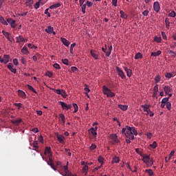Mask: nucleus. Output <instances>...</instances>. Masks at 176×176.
Here are the masks:
<instances>
[{
	"mask_svg": "<svg viewBox=\"0 0 176 176\" xmlns=\"http://www.w3.org/2000/svg\"><path fill=\"white\" fill-rule=\"evenodd\" d=\"M63 170H64L65 173H66V175H72V173L68 170V166H63Z\"/></svg>",
	"mask_w": 176,
	"mask_h": 176,
	"instance_id": "nucleus-19",
	"label": "nucleus"
},
{
	"mask_svg": "<svg viewBox=\"0 0 176 176\" xmlns=\"http://www.w3.org/2000/svg\"><path fill=\"white\" fill-rule=\"evenodd\" d=\"M104 158L102 157H98V162H100V164H103Z\"/></svg>",
	"mask_w": 176,
	"mask_h": 176,
	"instance_id": "nucleus-61",
	"label": "nucleus"
},
{
	"mask_svg": "<svg viewBox=\"0 0 176 176\" xmlns=\"http://www.w3.org/2000/svg\"><path fill=\"white\" fill-rule=\"evenodd\" d=\"M103 94L106 95L108 98H113L115 96V93L112 92L109 87H106L105 85L103 86Z\"/></svg>",
	"mask_w": 176,
	"mask_h": 176,
	"instance_id": "nucleus-2",
	"label": "nucleus"
},
{
	"mask_svg": "<svg viewBox=\"0 0 176 176\" xmlns=\"http://www.w3.org/2000/svg\"><path fill=\"white\" fill-rule=\"evenodd\" d=\"M3 60H4V64H8V62H10V56L7 54H4L3 56Z\"/></svg>",
	"mask_w": 176,
	"mask_h": 176,
	"instance_id": "nucleus-16",
	"label": "nucleus"
},
{
	"mask_svg": "<svg viewBox=\"0 0 176 176\" xmlns=\"http://www.w3.org/2000/svg\"><path fill=\"white\" fill-rule=\"evenodd\" d=\"M150 107L151 105L148 104L141 105V108L143 109V111L147 113L146 115H149V117L152 118L154 116V113L150 110Z\"/></svg>",
	"mask_w": 176,
	"mask_h": 176,
	"instance_id": "nucleus-3",
	"label": "nucleus"
},
{
	"mask_svg": "<svg viewBox=\"0 0 176 176\" xmlns=\"http://www.w3.org/2000/svg\"><path fill=\"white\" fill-rule=\"evenodd\" d=\"M40 7V2H36V4H34V8H36V10H38Z\"/></svg>",
	"mask_w": 176,
	"mask_h": 176,
	"instance_id": "nucleus-64",
	"label": "nucleus"
},
{
	"mask_svg": "<svg viewBox=\"0 0 176 176\" xmlns=\"http://www.w3.org/2000/svg\"><path fill=\"white\" fill-rule=\"evenodd\" d=\"M75 46H76V43H74L72 45H70V53L72 54V51L74 50V48L75 47Z\"/></svg>",
	"mask_w": 176,
	"mask_h": 176,
	"instance_id": "nucleus-52",
	"label": "nucleus"
},
{
	"mask_svg": "<svg viewBox=\"0 0 176 176\" xmlns=\"http://www.w3.org/2000/svg\"><path fill=\"white\" fill-rule=\"evenodd\" d=\"M45 76L51 78L53 76V73L51 72H46Z\"/></svg>",
	"mask_w": 176,
	"mask_h": 176,
	"instance_id": "nucleus-49",
	"label": "nucleus"
},
{
	"mask_svg": "<svg viewBox=\"0 0 176 176\" xmlns=\"http://www.w3.org/2000/svg\"><path fill=\"white\" fill-rule=\"evenodd\" d=\"M166 107L167 108L168 110L170 111L171 109V103L170 102H167L165 103Z\"/></svg>",
	"mask_w": 176,
	"mask_h": 176,
	"instance_id": "nucleus-51",
	"label": "nucleus"
},
{
	"mask_svg": "<svg viewBox=\"0 0 176 176\" xmlns=\"http://www.w3.org/2000/svg\"><path fill=\"white\" fill-rule=\"evenodd\" d=\"M44 154L47 155L48 157H52L51 147H45V151H44Z\"/></svg>",
	"mask_w": 176,
	"mask_h": 176,
	"instance_id": "nucleus-10",
	"label": "nucleus"
},
{
	"mask_svg": "<svg viewBox=\"0 0 176 176\" xmlns=\"http://www.w3.org/2000/svg\"><path fill=\"white\" fill-rule=\"evenodd\" d=\"M149 147L152 148L153 149H155L157 147V143L156 142H153L152 144H149Z\"/></svg>",
	"mask_w": 176,
	"mask_h": 176,
	"instance_id": "nucleus-37",
	"label": "nucleus"
},
{
	"mask_svg": "<svg viewBox=\"0 0 176 176\" xmlns=\"http://www.w3.org/2000/svg\"><path fill=\"white\" fill-rule=\"evenodd\" d=\"M110 143L113 145H116L120 142L118 137L116 133H112L109 135Z\"/></svg>",
	"mask_w": 176,
	"mask_h": 176,
	"instance_id": "nucleus-1",
	"label": "nucleus"
},
{
	"mask_svg": "<svg viewBox=\"0 0 176 176\" xmlns=\"http://www.w3.org/2000/svg\"><path fill=\"white\" fill-rule=\"evenodd\" d=\"M153 8L156 13H158L160 10V6L158 1H155L153 6Z\"/></svg>",
	"mask_w": 176,
	"mask_h": 176,
	"instance_id": "nucleus-8",
	"label": "nucleus"
},
{
	"mask_svg": "<svg viewBox=\"0 0 176 176\" xmlns=\"http://www.w3.org/2000/svg\"><path fill=\"white\" fill-rule=\"evenodd\" d=\"M7 68H8V69H10V72H12V74H16V69L13 68V64L10 63L8 65H7Z\"/></svg>",
	"mask_w": 176,
	"mask_h": 176,
	"instance_id": "nucleus-13",
	"label": "nucleus"
},
{
	"mask_svg": "<svg viewBox=\"0 0 176 176\" xmlns=\"http://www.w3.org/2000/svg\"><path fill=\"white\" fill-rule=\"evenodd\" d=\"M60 7V3H56L50 6V9L53 10L54 8H58Z\"/></svg>",
	"mask_w": 176,
	"mask_h": 176,
	"instance_id": "nucleus-30",
	"label": "nucleus"
},
{
	"mask_svg": "<svg viewBox=\"0 0 176 176\" xmlns=\"http://www.w3.org/2000/svg\"><path fill=\"white\" fill-rule=\"evenodd\" d=\"M63 91H64V90H63V89L62 90H60V89H55L54 91V92L56 93L57 95H59V94H62Z\"/></svg>",
	"mask_w": 176,
	"mask_h": 176,
	"instance_id": "nucleus-55",
	"label": "nucleus"
},
{
	"mask_svg": "<svg viewBox=\"0 0 176 176\" xmlns=\"http://www.w3.org/2000/svg\"><path fill=\"white\" fill-rule=\"evenodd\" d=\"M118 164L119 163V157H113V164Z\"/></svg>",
	"mask_w": 176,
	"mask_h": 176,
	"instance_id": "nucleus-45",
	"label": "nucleus"
},
{
	"mask_svg": "<svg viewBox=\"0 0 176 176\" xmlns=\"http://www.w3.org/2000/svg\"><path fill=\"white\" fill-rule=\"evenodd\" d=\"M21 122V119H19V120H16L12 121V124H15L16 126H18L19 124V123Z\"/></svg>",
	"mask_w": 176,
	"mask_h": 176,
	"instance_id": "nucleus-41",
	"label": "nucleus"
},
{
	"mask_svg": "<svg viewBox=\"0 0 176 176\" xmlns=\"http://www.w3.org/2000/svg\"><path fill=\"white\" fill-rule=\"evenodd\" d=\"M54 68L56 69H60V65L55 63L53 65Z\"/></svg>",
	"mask_w": 176,
	"mask_h": 176,
	"instance_id": "nucleus-60",
	"label": "nucleus"
},
{
	"mask_svg": "<svg viewBox=\"0 0 176 176\" xmlns=\"http://www.w3.org/2000/svg\"><path fill=\"white\" fill-rule=\"evenodd\" d=\"M18 96H19V97L21 98H25V92H23V91H21V90H18Z\"/></svg>",
	"mask_w": 176,
	"mask_h": 176,
	"instance_id": "nucleus-23",
	"label": "nucleus"
},
{
	"mask_svg": "<svg viewBox=\"0 0 176 176\" xmlns=\"http://www.w3.org/2000/svg\"><path fill=\"white\" fill-rule=\"evenodd\" d=\"M96 145L94 144H92L91 145V146H89V150H91V151H94V150L96 149Z\"/></svg>",
	"mask_w": 176,
	"mask_h": 176,
	"instance_id": "nucleus-59",
	"label": "nucleus"
},
{
	"mask_svg": "<svg viewBox=\"0 0 176 176\" xmlns=\"http://www.w3.org/2000/svg\"><path fill=\"white\" fill-rule=\"evenodd\" d=\"M111 50H113V46L110 45L109 47H108L107 52H105L106 57H109V56H111Z\"/></svg>",
	"mask_w": 176,
	"mask_h": 176,
	"instance_id": "nucleus-22",
	"label": "nucleus"
},
{
	"mask_svg": "<svg viewBox=\"0 0 176 176\" xmlns=\"http://www.w3.org/2000/svg\"><path fill=\"white\" fill-rule=\"evenodd\" d=\"M12 63L16 66L19 65V60H17V58L12 60Z\"/></svg>",
	"mask_w": 176,
	"mask_h": 176,
	"instance_id": "nucleus-63",
	"label": "nucleus"
},
{
	"mask_svg": "<svg viewBox=\"0 0 176 176\" xmlns=\"http://www.w3.org/2000/svg\"><path fill=\"white\" fill-rule=\"evenodd\" d=\"M60 41H62L63 44H64L65 46L68 47L70 45V43L69 41H67V38H60Z\"/></svg>",
	"mask_w": 176,
	"mask_h": 176,
	"instance_id": "nucleus-14",
	"label": "nucleus"
},
{
	"mask_svg": "<svg viewBox=\"0 0 176 176\" xmlns=\"http://www.w3.org/2000/svg\"><path fill=\"white\" fill-rule=\"evenodd\" d=\"M154 41L158 43H162V38L160 36H155Z\"/></svg>",
	"mask_w": 176,
	"mask_h": 176,
	"instance_id": "nucleus-35",
	"label": "nucleus"
},
{
	"mask_svg": "<svg viewBox=\"0 0 176 176\" xmlns=\"http://www.w3.org/2000/svg\"><path fill=\"white\" fill-rule=\"evenodd\" d=\"M169 98H164L162 100V104H167V103H170V102H168Z\"/></svg>",
	"mask_w": 176,
	"mask_h": 176,
	"instance_id": "nucleus-40",
	"label": "nucleus"
},
{
	"mask_svg": "<svg viewBox=\"0 0 176 176\" xmlns=\"http://www.w3.org/2000/svg\"><path fill=\"white\" fill-rule=\"evenodd\" d=\"M2 34L3 35H4L5 38H6L8 41L12 42L10 38V34L8 32H5V30H2Z\"/></svg>",
	"mask_w": 176,
	"mask_h": 176,
	"instance_id": "nucleus-20",
	"label": "nucleus"
},
{
	"mask_svg": "<svg viewBox=\"0 0 176 176\" xmlns=\"http://www.w3.org/2000/svg\"><path fill=\"white\" fill-rule=\"evenodd\" d=\"M165 77H166V78L170 79L173 77V74H171L170 73H166L165 74Z\"/></svg>",
	"mask_w": 176,
	"mask_h": 176,
	"instance_id": "nucleus-54",
	"label": "nucleus"
},
{
	"mask_svg": "<svg viewBox=\"0 0 176 176\" xmlns=\"http://www.w3.org/2000/svg\"><path fill=\"white\" fill-rule=\"evenodd\" d=\"M145 173L148 174L149 176H153V175L154 174L152 169H146L145 170Z\"/></svg>",
	"mask_w": 176,
	"mask_h": 176,
	"instance_id": "nucleus-36",
	"label": "nucleus"
},
{
	"mask_svg": "<svg viewBox=\"0 0 176 176\" xmlns=\"http://www.w3.org/2000/svg\"><path fill=\"white\" fill-rule=\"evenodd\" d=\"M24 39L23 36H17L16 37V43H21Z\"/></svg>",
	"mask_w": 176,
	"mask_h": 176,
	"instance_id": "nucleus-25",
	"label": "nucleus"
},
{
	"mask_svg": "<svg viewBox=\"0 0 176 176\" xmlns=\"http://www.w3.org/2000/svg\"><path fill=\"white\" fill-rule=\"evenodd\" d=\"M169 16L171 18H175V12L171 11V12L169 13Z\"/></svg>",
	"mask_w": 176,
	"mask_h": 176,
	"instance_id": "nucleus-53",
	"label": "nucleus"
},
{
	"mask_svg": "<svg viewBox=\"0 0 176 176\" xmlns=\"http://www.w3.org/2000/svg\"><path fill=\"white\" fill-rule=\"evenodd\" d=\"M59 118H62L63 124L65 125V116L63 113L59 114Z\"/></svg>",
	"mask_w": 176,
	"mask_h": 176,
	"instance_id": "nucleus-47",
	"label": "nucleus"
},
{
	"mask_svg": "<svg viewBox=\"0 0 176 176\" xmlns=\"http://www.w3.org/2000/svg\"><path fill=\"white\" fill-rule=\"evenodd\" d=\"M118 108L122 110L123 111H126L128 109L127 105L118 104Z\"/></svg>",
	"mask_w": 176,
	"mask_h": 176,
	"instance_id": "nucleus-24",
	"label": "nucleus"
},
{
	"mask_svg": "<svg viewBox=\"0 0 176 176\" xmlns=\"http://www.w3.org/2000/svg\"><path fill=\"white\" fill-rule=\"evenodd\" d=\"M141 58H142V54L140 52L136 53L135 56H134V59L135 60Z\"/></svg>",
	"mask_w": 176,
	"mask_h": 176,
	"instance_id": "nucleus-31",
	"label": "nucleus"
},
{
	"mask_svg": "<svg viewBox=\"0 0 176 176\" xmlns=\"http://www.w3.org/2000/svg\"><path fill=\"white\" fill-rule=\"evenodd\" d=\"M153 93H158V85L156 84L154 87Z\"/></svg>",
	"mask_w": 176,
	"mask_h": 176,
	"instance_id": "nucleus-62",
	"label": "nucleus"
},
{
	"mask_svg": "<svg viewBox=\"0 0 176 176\" xmlns=\"http://www.w3.org/2000/svg\"><path fill=\"white\" fill-rule=\"evenodd\" d=\"M175 154V151H172L170 152L169 157H168V160H170L171 157L173 156Z\"/></svg>",
	"mask_w": 176,
	"mask_h": 176,
	"instance_id": "nucleus-56",
	"label": "nucleus"
},
{
	"mask_svg": "<svg viewBox=\"0 0 176 176\" xmlns=\"http://www.w3.org/2000/svg\"><path fill=\"white\" fill-rule=\"evenodd\" d=\"M165 24H166V28H167V30H169V28H170V22H169L168 18H166Z\"/></svg>",
	"mask_w": 176,
	"mask_h": 176,
	"instance_id": "nucleus-27",
	"label": "nucleus"
},
{
	"mask_svg": "<svg viewBox=\"0 0 176 176\" xmlns=\"http://www.w3.org/2000/svg\"><path fill=\"white\" fill-rule=\"evenodd\" d=\"M0 22H1V23H2L4 25H8V22H6V21H5L4 18H3V16L0 17Z\"/></svg>",
	"mask_w": 176,
	"mask_h": 176,
	"instance_id": "nucleus-38",
	"label": "nucleus"
},
{
	"mask_svg": "<svg viewBox=\"0 0 176 176\" xmlns=\"http://www.w3.org/2000/svg\"><path fill=\"white\" fill-rule=\"evenodd\" d=\"M59 104L62 107L63 110L67 111L72 109V104H67L64 102H62V101L59 102Z\"/></svg>",
	"mask_w": 176,
	"mask_h": 176,
	"instance_id": "nucleus-7",
	"label": "nucleus"
},
{
	"mask_svg": "<svg viewBox=\"0 0 176 176\" xmlns=\"http://www.w3.org/2000/svg\"><path fill=\"white\" fill-rule=\"evenodd\" d=\"M46 163L48 166H51V168L54 170H56V168L54 166V161L52 159V157H48V161L45 160Z\"/></svg>",
	"mask_w": 176,
	"mask_h": 176,
	"instance_id": "nucleus-4",
	"label": "nucleus"
},
{
	"mask_svg": "<svg viewBox=\"0 0 176 176\" xmlns=\"http://www.w3.org/2000/svg\"><path fill=\"white\" fill-rule=\"evenodd\" d=\"M129 135H135V136L138 135V131H137V130L135 129V128L131 127V131H130Z\"/></svg>",
	"mask_w": 176,
	"mask_h": 176,
	"instance_id": "nucleus-26",
	"label": "nucleus"
},
{
	"mask_svg": "<svg viewBox=\"0 0 176 176\" xmlns=\"http://www.w3.org/2000/svg\"><path fill=\"white\" fill-rule=\"evenodd\" d=\"M72 106L74 108V113H77V111H78V105H77V104L74 103V104H72Z\"/></svg>",
	"mask_w": 176,
	"mask_h": 176,
	"instance_id": "nucleus-50",
	"label": "nucleus"
},
{
	"mask_svg": "<svg viewBox=\"0 0 176 176\" xmlns=\"http://www.w3.org/2000/svg\"><path fill=\"white\" fill-rule=\"evenodd\" d=\"M153 160V159L151 158V155H148L146 154H144V155H143L142 160Z\"/></svg>",
	"mask_w": 176,
	"mask_h": 176,
	"instance_id": "nucleus-46",
	"label": "nucleus"
},
{
	"mask_svg": "<svg viewBox=\"0 0 176 176\" xmlns=\"http://www.w3.org/2000/svg\"><path fill=\"white\" fill-rule=\"evenodd\" d=\"M124 69L126 72V76L131 77L132 71L130 69H129V68H127L126 67H124Z\"/></svg>",
	"mask_w": 176,
	"mask_h": 176,
	"instance_id": "nucleus-18",
	"label": "nucleus"
},
{
	"mask_svg": "<svg viewBox=\"0 0 176 176\" xmlns=\"http://www.w3.org/2000/svg\"><path fill=\"white\" fill-rule=\"evenodd\" d=\"M64 139L65 138L63 135H57V141H58L60 144H65Z\"/></svg>",
	"mask_w": 176,
	"mask_h": 176,
	"instance_id": "nucleus-17",
	"label": "nucleus"
},
{
	"mask_svg": "<svg viewBox=\"0 0 176 176\" xmlns=\"http://www.w3.org/2000/svg\"><path fill=\"white\" fill-rule=\"evenodd\" d=\"M89 132L93 134L94 135V138H96V135H98V133H96V130H89Z\"/></svg>",
	"mask_w": 176,
	"mask_h": 176,
	"instance_id": "nucleus-44",
	"label": "nucleus"
},
{
	"mask_svg": "<svg viewBox=\"0 0 176 176\" xmlns=\"http://www.w3.org/2000/svg\"><path fill=\"white\" fill-rule=\"evenodd\" d=\"M131 129H132V127L126 125V127L122 128L121 133L122 134H124V135H129L130 134Z\"/></svg>",
	"mask_w": 176,
	"mask_h": 176,
	"instance_id": "nucleus-5",
	"label": "nucleus"
},
{
	"mask_svg": "<svg viewBox=\"0 0 176 176\" xmlns=\"http://www.w3.org/2000/svg\"><path fill=\"white\" fill-rule=\"evenodd\" d=\"M126 138H127L130 140H134V135L129 134V135H124Z\"/></svg>",
	"mask_w": 176,
	"mask_h": 176,
	"instance_id": "nucleus-42",
	"label": "nucleus"
},
{
	"mask_svg": "<svg viewBox=\"0 0 176 176\" xmlns=\"http://www.w3.org/2000/svg\"><path fill=\"white\" fill-rule=\"evenodd\" d=\"M88 169H89V167L87 165H85V166H83L82 173H85V175H87V174H88Z\"/></svg>",
	"mask_w": 176,
	"mask_h": 176,
	"instance_id": "nucleus-29",
	"label": "nucleus"
},
{
	"mask_svg": "<svg viewBox=\"0 0 176 176\" xmlns=\"http://www.w3.org/2000/svg\"><path fill=\"white\" fill-rule=\"evenodd\" d=\"M161 54H162V52L158 50V51H157V52H152L151 56L157 57V56H160Z\"/></svg>",
	"mask_w": 176,
	"mask_h": 176,
	"instance_id": "nucleus-34",
	"label": "nucleus"
},
{
	"mask_svg": "<svg viewBox=\"0 0 176 176\" xmlns=\"http://www.w3.org/2000/svg\"><path fill=\"white\" fill-rule=\"evenodd\" d=\"M164 91L165 92L166 94H168L171 91L170 87L169 86H165L164 87Z\"/></svg>",
	"mask_w": 176,
	"mask_h": 176,
	"instance_id": "nucleus-21",
	"label": "nucleus"
},
{
	"mask_svg": "<svg viewBox=\"0 0 176 176\" xmlns=\"http://www.w3.org/2000/svg\"><path fill=\"white\" fill-rule=\"evenodd\" d=\"M59 95L62 96L63 98H66L67 97V94L65 91V90H63V92L59 94Z\"/></svg>",
	"mask_w": 176,
	"mask_h": 176,
	"instance_id": "nucleus-48",
	"label": "nucleus"
},
{
	"mask_svg": "<svg viewBox=\"0 0 176 176\" xmlns=\"http://www.w3.org/2000/svg\"><path fill=\"white\" fill-rule=\"evenodd\" d=\"M33 148H34V151H36V152H38V151H36V149L39 148V146H38V141H34L33 142Z\"/></svg>",
	"mask_w": 176,
	"mask_h": 176,
	"instance_id": "nucleus-32",
	"label": "nucleus"
},
{
	"mask_svg": "<svg viewBox=\"0 0 176 176\" xmlns=\"http://www.w3.org/2000/svg\"><path fill=\"white\" fill-rule=\"evenodd\" d=\"M120 17L124 19H127V14L123 10H120Z\"/></svg>",
	"mask_w": 176,
	"mask_h": 176,
	"instance_id": "nucleus-33",
	"label": "nucleus"
},
{
	"mask_svg": "<svg viewBox=\"0 0 176 176\" xmlns=\"http://www.w3.org/2000/svg\"><path fill=\"white\" fill-rule=\"evenodd\" d=\"M89 53H90L91 56L93 57V58H94L95 60L98 59V53L96 52V51L91 50V51H89Z\"/></svg>",
	"mask_w": 176,
	"mask_h": 176,
	"instance_id": "nucleus-11",
	"label": "nucleus"
},
{
	"mask_svg": "<svg viewBox=\"0 0 176 176\" xmlns=\"http://www.w3.org/2000/svg\"><path fill=\"white\" fill-rule=\"evenodd\" d=\"M62 63L65 65H68V59L67 58L62 59Z\"/></svg>",
	"mask_w": 176,
	"mask_h": 176,
	"instance_id": "nucleus-57",
	"label": "nucleus"
},
{
	"mask_svg": "<svg viewBox=\"0 0 176 176\" xmlns=\"http://www.w3.org/2000/svg\"><path fill=\"white\" fill-rule=\"evenodd\" d=\"M45 32L48 34H51L54 31V28L52 26H47V28L45 30Z\"/></svg>",
	"mask_w": 176,
	"mask_h": 176,
	"instance_id": "nucleus-15",
	"label": "nucleus"
},
{
	"mask_svg": "<svg viewBox=\"0 0 176 176\" xmlns=\"http://www.w3.org/2000/svg\"><path fill=\"white\" fill-rule=\"evenodd\" d=\"M21 53H23V54H28L29 52H28V49L27 47H25V46H23V49H21Z\"/></svg>",
	"mask_w": 176,
	"mask_h": 176,
	"instance_id": "nucleus-28",
	"label": "nucleus"
},
{
	"mask_svg": "<svg viewBox=\"0 0 176 176\" xmlns=\"http://www.w3.org/2000/svg\"><path fill=\"white\" fill-rule=\"evenodd\" d=\"M116 71L117 72V74H118L119 77L121 78V79L126 78V75H124V72L120 69V67H116Z\"/></svg>",
	"mask_w": 176,
	"mask_h": 176,
	"instance_id": "nucleus-6",
	"label": "nucleus"
},
{
	"mask_svg": "<svg viewBox=\"0 0 176 176\" xmlns=\"http://www.w3.org/2000/svg\"><path fill=\"white\" fill-rule=\"evenodd\" d=\"M14 105L18 107V110H21V103H14Z\"/></svg>",
	"mask_w": 176,
	"mask_h": 176,
	"instance_id": "nucleus-58",
	"label": "nucleus"
},
{
	"mask_svg": "<svg viewBox=\"0 0 176 176\" xmlns=\"http://www.w3.org/2000/svg\"><path fill=\"white\" fill-rule=\"evenodd\" d=\"M28 89L30 90L34 94H38V92L36 91V90L34 89V87H31L30 85H27Z\"/></svg>",
	"mask_w": 176,
	"mask_h": 176,
	"instance_id": "nucleus-39",
	"label": "nucleus"
},
{
	"mask_svg": "<svg viewBox=\"0 0 176 176\" xmlns=\"http://www.w3.org/2000/svg\"><path fill=\"white\" fill-rule=\"evenodd\" d=\"M154 80H155V83L160 82V76L157 75L156 77H155Z\"/></svg>",
	"mask_w": 176,
	"mask_h": 176,
	"instance_id": "nucleus-43",
	"label": "nucleus"
},
{
	"mask_svg": "<svg viewBox=\"0 0 176 176\" xmlns=\"http://www.w3.org/2000/svg\"><path fill=\"white\" fill-rule=\"evenodd\" d=\"M142 162L146 164V166H152L154 162H153V159L151 160H142Z\"/></svg>",
	"mask_w": 176,
	"mask_h": 176,
	"instance_id": "nucleus-12",
	"label": "nucleus"
},
{
	"mask_svg": "<svg viewBox=\"0 0 176 176\" xmlns=\"http://www.w3.org/2000/svg\"><path fill=\"white\" fill-rule=\"evenodd\" d=\"M7 23H10V27H12V28H16V25H15L16 21L13 20V19H10V18L7 19Z\"/></svg>",
	"mask_w": 176,
	"mask_h": 176,
	"instance_id": "nucleus-9",
	"label": "nucleus"
}]
</instances>
